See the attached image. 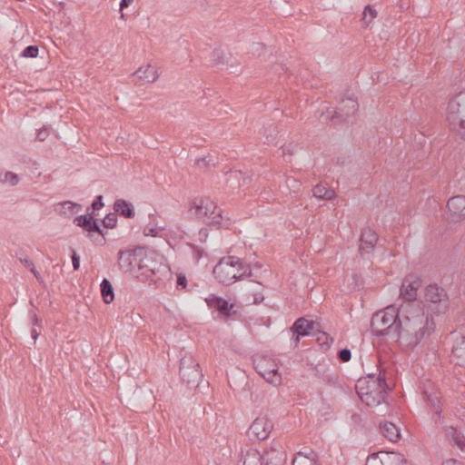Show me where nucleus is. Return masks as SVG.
<instances>
[{"label":"nucleus","mask_w":465,"mask_h":465,"mask_svg":"<svg viewBox=\"0 0 465 465\" xmlns=\"http://www.w3.org/2000/svg\"><path fill=\"white\" fill-rule=\"evenodd\" d=\"M424 307L430 316L444 314L449 308V298L444 289L429 285L424 291Z\"/></svg>","instance_id":"423d86ee"},{"label":"nucleus","mask_w":465,"mask_h":465,"mask_svg":"<svg viewBox=\"0 0 465 465\" xmlns=\"http://www.w3.org/2000/svg\"><path fill=\"white\" fill-rule=\"evenodd\" d=\"M446 122L450 132L465 142V89L455 93L449 100Z\"/></svg>","instance_id":"39448f33"},{"label":"nucleus","mask_w":465,"mask_h":465,"mask_svg":"<svg viewBox=\"0 0 465 465\" xmlns=\"http://www.w3.org/2000/svg\"><path fill=\"white\" fill-rule=\"evenodd\" d=\"M72 263H73V269L78 270L80 267V262H78V257L75 255H73L72 257Z\"/></svg>","instance_id":"79ce46f5"},{"label":"nucleus","mask_w":465,"mask_h":465,"mask_svg":"<svg viewBox=\"0 0 465 465\" xmlns=\"http://www.w3.org/2000/svg\"><path fill=\"white\" fill-rule=\"evenodd\" d=\"M272 430V419L270 416L261 413L252 421L251 428H249V434L257 440H264L270 437Z\"/></svg>","instance_id":"9b49d317"},{"label":"nucleus","mask_w":465,"mask_h":465,"mask_svg":"<svg viewBox=\"0 0 465 465\" xmlns=\"http://www.w3.org/2000/svg\"><path fill=\"white\" fill-rule=\"evenodd\" d=\"M181 375H183V380L193 386H198L202 380L199 364L193 359H189V361L183 360V361H181Z\"/></svg>","instance_id":"2eb2a0df"},{"label":"nucleus","mask_w":465,"mask_h":465,"mask_svg":"<svg viewBox=\"0 0 465 465\" xmlns=\"http://www.w3.org/2000/svg\"><path fill=\"white\" fill-rule=\"evenodd\" d=\"M33 273H35V276H36V278H38V272H36L35 271H33Z\"/></svg>","instance_id":"09e8293b"},{"label":"nucleus","mask_w":465,"mask_h":465,"mask_svg":"<svg viewBox=\"0 0 465 465\" xmlns=\"http://www.w3.org/2000/svg\"><path fill=\"white\" fill-rule=\"evenodd\" d=\"M351 358V352H350V350L342 349L340 351V359H341L342 361H348Z\"/></svg>","instance_id":"e433bc0d"},{"label":"nucleus","mask_w":465,"mask_h":465,"mask_svg":"<svg viewBox=\"0 0 465 465\" xmlns=\"http://www.w3.org/2000/svg\"><path fill=\"white\" fill-rule=\"evenodd\" d=\"M446 435H448L449 440H450V442H452V445L456 446L461 450L465 449V435L460 432V430L453 427H446Z\"/></svg>","instance_id":"b1692460"},{"label":"nucleus","mask_w":465,"mask_h":465,"mask_svg":"<svg viewBox=\"0 0 465 465\" xmlns=\"http://www.w3.org/2000/svg\"><path fill=\"white\" fill-rule=\"evenodd\" d=\"M358 112V102L353 97H346L340 102L336 110H327L322 113V117L324 121L335 123L350 122Z\"/></svg>","instance_id":"1a4fd4ad"},{"label":"nucleus","mask_w":465,"mask_h":465,"mask_svg":"<svg viewBox=\"0 0 465 465\" xmlns=\"http://www.w3.org/2000/svg\"><path fill=\"white\" fill-rule=\"evenodd\" d=\"M371 327L377 335L418 342L433 330V322L419 304L407 302L400 307L389 305L373 314Z\"/></svg>","instance_id":"f257e3e1"},{"label":"nucleus","mask_w":465,"mask_h":465,"mask_svg":"<svg viewBox=\"0 0 465 465\" xmlns=\"http://www.w3.org/2000/svg\"><path fill=\"white\" fill-rule=\"evenodd\" d=\"M157 235V230L153 228V227H150V228H147L145 229V236H156Z\"/></svg>","instance_id":"58836bf2"},{"label":"nucleus","mask_w":465,"mask_h":465,"mask_svg":"<svg viewBox=\"0 0 465 465\" xmlns=\"http://www.w3.org/2000/svg\"><path fill=\"white\" fill-rule=\"evenodd\" d=\"M230 179L233 182H237L238 185L232 184V188H241L248 183V177L244 176L240 171H234L230 173Z\"/></svg>","instance_id":"c85d7f7f"},{"label":"nucleus","mask_w":465,"mask_h":465,"mask_svg":"<svg viewBox=\"0 0 465 465\" xmlns=\"http://www.w3.org/2000/svg\"><path fill=\"white\" fill-rule=\"evenodd\" d=\"M443 465H462V464L460 463V461H458V460H449L448 461L444 462Z\"/></svg>","instance_id":"a18cd8bd"},{"label":"nucleus","mask_w":465,"mask_h":465,"mask_svg":"<svg viewBox=\"0 0 465 465\" xmlns=\"http://www.w3.org/2000/svg\"><path fill=\"white\" fill-rule=\"evenodd\" d=\"M437 401H438V399H437V398H435V399H433V400H432V402H433V403H435V402H437Z\"/></svg>","instance_id":"8fccbe9b"},{"label":"nucleus","mask_w":465,"mask_h":465,"mask_svg":"<svg viewBox=\"0 0 465 465\" xmlns=\"http://www.w3.org/2000/svg\"><path fill=\"white\" fill-rule=\"evenodd\" d=\"M312 193H313V197L318 200H331L334 198V191L330 188H326L322 184L315 185L313 190H312Z\"/></svg>","instance_id":"a878e982"},{"label":"nucleus","mask_w":465,"mask_h":465,"mask_svg":"<svg viewBox=\"0 0 465 465\" xmlns=\"http://www.w3.org/2000/svg\"><path fill=\"white\" fill-rule=\"evenodd\" d=\"M17 2H25V0H16Z\"/></svg>","instance_id":"3c124183"},{"label":"nucleus","mask_w":465,"mask_h":465,"mask_svg":"<svg viewBox=\"0 0 465 465\" xmlns=\"http://www.w3.org/2000/svg\"><path fill=\"white\" fill-rule=\"evenodd\" d=\"M130 79L137 85H153L160 79L159 64L153 60L143 61L130 73Z\"/></svg>","instance_id":"0eeeda50"},{"label":"nucleus","mask_w":465,"mask_h":465,"mask_svg":"<svg viewBox=\"0 0 465 465\" xmlns=\"http://www.w3.org/2000/svg\"><path fill=\"white\" fill-rule=\"evenodd\" d=\"M378 19V8L372 5H367L362 8L361 22L362 28L371 30L374 26V22Z\"/></svg>","instance_id":"6ab92c4d"},{"label":"nucleus","mask_w":465,"mask_h":465,"mask_svg":"<svg viewBox=\"0 0 465 465\" xmlns=\"http://www.w3.org/2000/svg\"><path fill=\"white\" fill-rule=\"evenodd\" d=\"M292 465H317V463L313 458L300 452L296 455Z\"/></svg>","instance_id":"7c9ffc66"},{"label":"nucleus","mask_w":465,"mask_h":465,"mask_svg":"<svg viewBox=\"0 0 465 465\" xmlns=\"http://www.w3.org/2000/svg\"><path fill=\"white\" fill-rule=\"evenodd\" d=\"M145 257L146 252L143 247L123 251L118 254L119 268L124 272L135 273L142 269V263Z\"/></svg>","instance_id":"9d476101"},{"label":"nucleus","mask_w":465,"mask_h":465,"mask_svg":"<svg viewBox=\"0 0 465 465\" xmlns=\"http://www.w3.org/2000/svg\"><path fill=\"white\" fill-rule=\"evenodd\" d=\"M117 223V218H115V214L113 213H108L104 217L103 224L104 227L106 228H114L115 226V223Z\"/></svg>","instance_id":"72a5a7b5"},{"label":"nucleus","mask_w":465,"mask_h":465,"mask_svg":"<svg viewBox=\"0 0 465 465\" xmlns=\"http://www.w3.org/2000/svg\"><path fill=\"white\" fill-rule=\"evenodd\" d=\"M270 452L261 454L256 450L247 451L244 457V465H268Z\"/></svg>","instance_id":"412c9836"},{"label":"nucleus","mask_w":465,"mask_h":465,"mask_svg":"<svg viewBox=\"0 0 465 465\" xmlns=\"http://www.w3.org/2000/svg\"><path fill=\"white\" fill-rule=\"evenodd\" d=\"M4 183L11 185V186H15L17 185L18 183V176L17 174L12 173V172H8L6 173L5 174V179H4Z\"/></svg>","instance_id":"c9c22d12"},{"label":"nucleus","mask_w":465,"mask_h":465,"mask_svg":"<svg viewBox=\"0 0 465 465\" xmlns=\"http://www.w3.org/2000/svg\"><path fill=\"white\" fill-rule=\"evenodd\" d=\"M255 370L272 387H279L282 384V374L279 364L275 359L262 355L255 360Z\"/></svg>","instance_id":"6e6552de"},{"label":"nucleus","mask_w":465,"mask_h":465,"mask_svg":"<svg viewBox=\"0 0 465 465\" xmlns=\"http://www.w3.org/2000/svg\"><path fill=\"white\" fill-rule=\"evenodd\" d=\"M114 212L126 218H131L134 214L133 208L124 200H118L114 203Z\"/></svg>","instance_id":"cd10ccee"},{"label":"nucleus","mask_w":465,"mask_h":465,"mask_svg":"<svg viewBox=\"0 0 465 465\" xmlns=\"http://www.w3.org/2000/svg\"><path fill=\"white\" fill-rule=\"evenodd\" d=\"M101 295H103V300L105 304L113 302V285H111V282L107 279H104L103 282H101Z\"/></svg>","instance_id":"bb28decb"},{"label":"nucleus","mask_w":465,"mask_h":465,"mask_svg":"<svg viewBox=\"0 0 465 465\" xmlns=\"http://www.w3.org/2000/svg\"><path fill=\"white\" fill-rule=\"evenodd\" d=\"M381 431L382 435L387 438V440L396 442L401 438V430L398 425L392 422H384L381 424Z\"/></svg>","instance_id":"5701e85b"},{"label":"nucleus","mask_w":465,"mask_h":465,"mask_svg":"<svg viewBox=\"0 0 465 465\" xmlns=\"http://www.w3.org/2000/svg\"><path fill=\"white\" fill-rule=\"evenodd\" d=\"M357 393L367 407H376L385 401V380L381 374H367L358 379Z\"/></svg>","instance_id":"7ed1b4c3"},{"label":"nucleus","mask_w":465,"mask_h":465,"mask_svg":"<svg viewBox=\"0 0 465 465\" xmlns=\"http://www.w3.org/2000/svg\"><path fill=\"white\" fill-rule=\"evenodd\" d=\"M31 338H33V341H36L38 338V332L35 329L31 331Z\"/></svg>","instance_id":"49530a36"},{"label":"nucleus","mask_w":465,"mask_h":465,"mask_svg":"<svg viewBox=\"0 0 465 465\" xmlns=\"http://www.w3.org/2000/svg\"><path fill=\"white\" fill-rule=\"evenodd\" d=\"M250 269L245 262L237 256H224L214 265L213 278L224 286L241 281L247 276Z\"/></svg>","instance_id":"20e7f679"},{"label":"nucleus","mask_w":465,"mask_h":465,"mask_svg":"<svg viewBox=\"0 0 465 465\" xmlns=\"http://www.w3.org/2000/svg\"><path fill=\"white\" fill-rule=\"evenodd\" d=\"M448 211L450 217L460 219L465 216V196L456 195L448 200Z\"/></svg>","instance_id":"a211bd4d"},{"label":"nucleus","mask_w":465,"mask_h":465,"mask_svg":"<svg viewBox=\"0 0 465 465\" xmlns=\"http://www.w3.org/2000/svg\"><path fill=\"white\" fill-rule=\"evenodd\" d=\"M204 301L210 309H213L215 311L220 312V314L223 316L229 317L235 313L234 302L224 299L222 296L209 294L208 296H205Z\"/></svg>","instance_id":"ddd939ff"},{"label":"nucleus","mask_w":465,"mask_h":465,"mask_svg":"<svg viewBox=\"0 0 465 465\" xmlns=\"http://www.w3.org/2000/svg\"><path fill=\"white\" fill-rule=\"evenodd\" d=\"M187 215L193 221L213 228L225 227L230 223V220L222 215L221 208L208 198H197L190 203Z\"/></svg>","instance_id":"f03ea898"},{"label":"nucleus","mask_w":465,"mask_h":465,"mask_svg":"<svg viewBox=\"0 0 465 465\" xmlns=\"http://www.w3.org/2000/svg\"><path fill=\"white\" fill-rule=\"evenodd\" d=\"M232 58V54H231L230 47L224 44H216L209 54V62L212 65H228Z\"/></svg>","instance_id":"4468645a"},{"label":"nucleus","mask_w":465,"mask_h":465,"mask_svg":"<svg viewBox=\"0 0 465 465\" xmlns=\"http://www.w3.org/2000/svg\"><path fill=\"white\" fill-rule=\"evenodd\" d=\"M47 135H48V132L45 129L41 130V131H39V133H37V138H39V140H41V141H44Z\"/></svg>","instance_id":"a19ab883"},{"label":"nucleus","mask_w":465,"mask_h":465,"mask_svg":"<svg viewBox=\"0 0 465 465\" xmlns=\"http://www.w3.org/2000/svg\"><path fill=\"white\" fill-rule=\"evenodd\" d=\"M418 281H404L403 285H401V291H400V295H401L404 300L412 302L416 298V295H418Z\"/></svg>","instance_id":"4be33fe9"},{"label":"nucleus","mask_w":465,"mask_h":465,"mask_svg":"<svg viewBox=\"0 0 465 465\" xmlns=\"http://www.w3.org/2000/svg\"><path fill=\"white\" fill-rule=\"evenodd\" d=\"M377 242L378 235L373 230L370 228L362 230L361 236H360V252H361L362 255L373 253Z\"/></svg>","instance_id":"dca6fc26"},{"label":"nucleus","mask_w":465,"mask_h":465,"mask_svg":"<svg viewBox=\"0 0 465 465\" xmlns=\"http://www.w3.org/2000/svg\"><path fill=\"white\" fill-rule=\"evenodd\" d=\"M102 207H104V203L102 202V196H98V199H96V201L93 202L92 208H93V210H99Z\"/></svg>","instance_id":"4c0bfd02"},{"label":"nucleus","mask_w":465,"mask_h":465,"mask_svg":"<svg viewBox=\"0 0 465 465\" xmlns=\"http://www.w3.org/2000/svg\"><path fill=\"white\" fill-rule=\"evenodd\" d=\"M80 211V205L73 202H64L61 203V213L65 215L77 213Z\"/></svg>","instance_id":"c756f323"},{"label":"nucleus","mask_w":465,"mask_h":465,"mask_svg":"<svg viewBox=\"0 0 465 465\" xmlns=\"http://www.w3.org/2000/svg\"><path fill=\"white\" fill-rule=\"evenodd\" d=\"M178 285H180L183 288L186 287V279L184 278V276H183V275L178 276Z\"/></svg>","instance_id":"c03bdc74"},{"label":"nucleus","mask_w":465,"mask_h":465,"mask_svg":"<svg viewBox=\"0 0 465 465\" xmlns=\"http://www.w3.org/2000/svg\"><path fill=\"white\" fill-rule=\"evenodd\" d=\"M255 49L258 51H263L265 49V47L262 45H258L255 46Z\"/></svg>","instance_id":"de8ad7c7"},{"label":"nucleus","mask_w":465,"mask_h":465,"mask_svg":"<svg viewBox=\"0 0 465 465\" xmlns=\"http://www.w3.org/2000/svg\"><path fill=\"white\" fill-rule=\"evenodd\" d=\"M312 330V322L304 319L300 318L296 320L293 326H292L291 333H292V342L293 345H297L302 337H306Z\"/></svg>","instance_id":"f3484780"},{"label":"nucleus","mask_w":465,"mask_h":465,"mask_svg":"<svg viewBox=\"0 0 465 465\" xmlns=\"http://www.w3.org/2000/svg\"><path fill=\"white\" fill-rule=\"evenodd\" d=\"M136 398H138L139 401H153V392L150 389H138Z\"/></svg>","instance_id":"2f4dec72"},{"label":"nucleus","mask_w":465,"mask_h":465,"mask_svg":"<svg viewBox=\"0 0 465 465\" xmlns=\"http://www.w3.org/2000/svg\"><path fill=\"white\" fill-rule=\"evenodd\" d=\"M30 322L31 324L37 326L38 325V317L37 314L34 312H30Z\"/></svg>","instance_id":"ea45409f"},{"label":"nucleus","mask_w":465,"mask_h":465,"mask_svg":"<svg viewBox=\"0 0 465 465\" xmlns=\"http://www.w3.org/2000/svg\"><path fill=\"white\" fill-rule=\"evenodd\" d=\"M366 465H405V460L398 452L380 451L369 455Z\"/></svg>","instance_id":"f8f14e48"},{"label":"nucleus","mask_w":465,"mask_h":465,"mask_svg":"<svg viewBox=\"0 0 465 465\" xmlns=\"http://www.w3.org/2000/svg\"><path fill=\"white\" fill-rule=\"evenodd\" d=\"M38 55V47L36 45H29L22 52V57L35 58Z\"/></svg>","instance_id":"473e14b6"},{"label":"nucleus","mask_w":465,"mask_h":465,"mask_svg":"<svg viewBox=\"0 0 465 465\" xmlns=\"http://www.w3.org/2000/svg\"><path fill=\"white\" fill-rule=\"evenodd\" d=\"M74 223H76L77 227H80L88 232H98V233L102 235V230H100L97 223L93 220V216H91V214H82L74 218Z\"/></svg>","instance_id":"aec40b11"},{"label":"nucleus","mask_w":465,"mask_h":465,"mask_svg":"<svg viewBox=\"0 0 465 465\" xmlns=\"http://www.w3.org/2000/svg\"><path fill=\"white\" fill-rule=\"evenodd\" d=\"M133 0H121V3H119V8L124 9V7L128 6Z\"/></svg>","instance_id":"37998d69"},{"label":"nucleus","mask_w":465,"mask_h":465,"mask_svg":"<svg viewBox=\"0 0 465 465\" xmlns=\"http://www.w3.org/2000/svg\"><path fill=\"white\" fill-rule=\"evenodd\" d=\"M259 288V286L253 282H251V283H249V285H247V287H245V289H247V299L249 300H255V302L259 299L257 296H255L254 294L256 293V291L257 289Z\"/></svg>","instance_id":"f704fd0d"},{"label":"nucleus","mask_w":465,"mask_h":465,"mask_svg":"<svg viewBox=\"0 0 465 465\" xmlns=\"http://www.w3.org/2000/svg\"><path fill=\"white\" fill-rule=\"evenodd\" d=\"M455 359L460 365H465V336L455 341L454 349H452Z\"/></svg>","instance_id":"393cba45"}]
</instances>
